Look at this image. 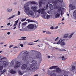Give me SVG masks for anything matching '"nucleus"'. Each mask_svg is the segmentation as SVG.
Returning <instances> with one entry per match:
<instances>
[{"label": "nucleus", "instance_id": "f257e3e1", "mask_svg": "<svg viewBox=\"0 0 76 76\" xmlns=\"http://www.w3.org/2000/svg\"><path fill=\"white\" fill-rule=\"evenodd\" d=\"M32 63L30 66V67L28 70H36V69L37 67H39V64L37 63V62L35 60H32Z\"/></svg>", "mask_w": 76, "mask_h": 76}, {"label": "nucleus", "instance_id": "f03ea898", "mask_svg": "<svg viewBox=\"0 0 76 76\" xmlns=\"http://www.w3.org/2000/svg\"><path fill=\"white\" fill-rule=\"evenodd\" d=\"M24 51H23L21 52L20 54H23L25 55L24 56H22L21 58L22 60H26L27 59H28V56L29 55V54L30 53L29 52L26 51L24 52ZM24 52V53H23Z\"/></svg>", "mask_w": 76, "mask_h": 76}, {"label": "nucleus", "instance_id": "7ed1b4c3", "mask_svg": "<svg viewBox=\"0 0 76 76\" xmlns=\"http://www.w3.org/2000/svg\"><path fill=\"white\" fill-rule=\"evenodd\" d=\"M37 27H38L37 26V25L35 24H29L27 26V27L29 29H34V30L36 29Z\"/></svg>", "mask_w": 76, "mask_h": 76}, {"label": "nucleus", "instance_id": "20e7f679", "mask_svg": "<svg viewBox=\"0 0 76 76\" xmlns=\"http://www.w3.org/2000/svg\"><path fill=\"white\" fill-rule=\"evenodd\" d=\"M31 51L32 52H36L37 54L36 55V57L37 58H39V59L40 61H41L42 60V56H41V54L40 52H39L36 51L34 50H32Z\"/></svg>", "mask_w": 76, "mask_h": 76}, {"label": "nucleus", "instance_id": "39448f33", "mask_svg": "<svg viewBox=\"0 0 76 76\" xmlns=\"http://www.w3.org/2000/svg\"><path fill=\"white\" fill-rule=\"evenodd\" d=\"M37 12L39 13H41V14H47L45 12V9L44 8H40L37 11Z\"/></svg>", "mask_w": 76, "mask_h": 76}, {"label": "nucleus", "instance_id": "423d86ee", "mask_svg": "<svg viewBox=\"0 0 76 76\" xmlns=\"http://www.w3.org/2000/svg\"><path fill=\"white\" fill-rule=\"evenodd\" d=\"M15 65L14 66V69H18V68L19 67L21 66V63L18 61H15Z\"/></svg>", "mask_w": 76, "mask_h": 76}, {"label": "nucleus", "instance_id": "0eeeda50", "mask_svg": "<svg viewBox=\"0 0 76 76\" xmlns=\"http://www.w3.org/2000/svg\"><path fill=\"white\" fill-rule=\"evenodd\" d=\"M24 9H25V13H28L29 10V4L26 5V6H24Z\"/></svg>", "mask_w": 76, "mask_h": 76}, {"label": "nucleus", "instance_id": "6e6552de", "mask_svg": "<svg viewBox=\"0 0 76 76\" xmlns=\"http://www.w3.org/2000/svg\"><path fill=\"white\" fill-rule=\"evenodd\" d=\"M54 7L55 8V9H58V10L57 11V13H60V12H61V7H60V6L58 5L54 6Z\"/></svg>", "mask_w": 76, "mask_h": 76}, {"label": "nucleus", "instance_id": "1a4fd4ad", "mask_svg": "<svg viewBox=\"0 0 76 76\" xmlns=\"http://www.w3.org/2000/svg\"><path fill=\"white\" fill-rule=\"evenodd\" d=\"M42 4H45V2H43V0H40L39 3V6L41 7L42 6Z\"/></svg>", "mask_w": 76, "mask_h": 76}, {"label": "nucleus", "instance_id": "9d476101", "mask_svg": "<svg viewBox=\"0 0 76 76\" xmlns=\"http://www.w3.org/2000/svg\"><path fill=\"white\" fill-rule=\"evenodd\" d=\"M27 65L26 64H24L21 67L22 70H26L27 67Z\"/></svg>", "mask_w": 76, "mask_h": 76}, {"label": "nucleus", "instance_id": "9b49d317", "mask_svg": "<svg viewBox=\"0 0 76 76\" xmlns=\"http://www.w3.org/2000/svg\"><path fill=\"white\" fill-rule=\"evenodd\" d=\"M69 7L71 8V10H74L75 9H76V7H75V6H73L72 4H70L69 5Z\"/></svg>", "mask_w": 76, "mask_h": 76}, {"label": "nucleus", "instance_id": "f8f14e48", "mask_svg": "<svg viewBox=\"0 0 76 76\" xmlns=\"http://www.w3.org/2000/svg\"><path fill=\"white\" fill-rule=\"evenodd\" d=\"M3 64L4 67H7L8 65L7 62L6 61H4L3 63Z\"/></svg>", "mask_w": 76, "mask_h": 76}, {"label": "nucleus", "instance_id": "ddd939ff", "mask_svg": "<svg viewBox=\"0 0 76 76\" xmlns=\"http://www.w3.org/2000/svg\"><path fill=\"white\" fill-rule=\"evenodd\" d=\"M31 9H32V10H37V9H38V7L36 6L33 5L31 6Z\"/></svg>", "mask_w": 76, "mask_h": 76}, {"label": "nucleus", "instance_id": "4468645a", "mask_svg": "<svg viewBox=\"0 0 76 76\" xmlns=\"http://www.w3.org/2000/svg\"><path fill=\"white\" fill-rule=\"evenodd\" d=\"M57 67H56V72L57 73H60V72H61V69H60L59 68Z\"/></svg>", "mask_w": 76, "mask_h": 76}, {"label": "nucleus", "instance_id": "2eb2a0df", "mask_svg": "<svg viewBox=\"0 0 76 76\" xmlns=\"http://www.w3.org/2000/svg\"><path fill=\"white\" fill-rule=\"evenodd\" d=\"M57 3H58V1H52V3L53 5L54 6H56V5L57 4Z\"/></svg>", "mask_w": 76, "mask_h": 76}, {"label": "nucleus", "instance_id": "dca6fc26", "mask_svg": "<svg viewBox=\"0 0 76 76\" xmlns=\"http://www.w3.org/2000/svg\"><path fill=\"white\" fill-rule=\"evenodd\" d=\"M49 7L50 9V10H53L54 9V7L52 4H50L49 5Z\"/></svg>", "mask_w": 76, "mask_h": 76}, {"label": "nucleus", "instance_id": "f3484780", "mask_svg": "<svg viewBox=\"0 0 76 76\" xmlns=\"http://www.w3.org/2000/svg\"><path fill=\"white\" fill-rule=\"evenodd\" d=\"M56 67H57V66H53L52 67H50L49 68V69H50V70H53V69H56Z\"/></svg>", "mask_w": 76, "mask_h": 76}, {"label": "nucleus", "instance_id": "a211bd4d", "mask_svg": "<svg viewBox=\"0 0 76 76\" xmlns=\"http://www.w3.org/2000/svg\"><path fill=\"white\" fill-rule=\"evenodd\" d=\"M31 4H34V5H36V6L38 5V3L35 1H33L31 2Z\"/></svg>", "mask_w": 76, "mask_h": 76}, {"label": "nucleus", "instance_id": "6ab92c4d", "mask_svg": "<svg viewBox=\"0 0 76 76\" xmlns=\"http://www.w3.org/2000/svg\"><path fill=\"white\" fill-rule=\"evenodd\" d=\"M10 72L11 74H12V75H13V74H15V73H16V72L14 71L13 70V69H11L10 71Z\"/></svg>", "mask_w": 76, "mask_h": 76}, {"label": "nucleus", "instance_id": "aec40b11", "mask_svg": "<svg viewBox=\"0 0 76 76\" xmlns=\"http://www.w3.org/2000/svg\"><path fill=\"white\" fill-rule=\"evenodd\" d=\"M28 13L31 16H32L34 15V12H33L31 10H29Z\"/></svg>", "mask_w": 76, "mask_h": 76}, {"label": "nucleus", "instance_id": "412c9836", "mask_svg": "<svg viewBox=\"0 0 76 76\" xmlns=\"http://www.w3.org/2000/svg\"><path fill=\"white\" fill-rule=\"evenodd\" d=\"M26 21L27 22H35V21L32 20H31L29 19H27V20H26Z\"/></svg>", "mask_w": 76, "mask_h": 76}, {"label": "nucleus", "instance_id": "4be33fe9", "mask_svg": "<svg viewBox=\"0 0 76 76\" xmlns=\"http://www.w3.org/2000/svg\"><path fill=\"white\" fill-rule=\"evenodd\" d=\"M73 15L74 17H76V10H75L73 12Z\"/></svg>", "mask_w": 76, "mask_h": 76}, {"label": "nucleus", "instance_id": "5701e85b", "mask_svg": "<svg viewBox=\"0 0 76 76\" xmlns=\"http://www.w3.org/2000/svg\"><path fill=\"white\" fill-rule=\"evenodd\" d=\"M14 65V62L12 61L10 64V67H13Z\"/></svg>", "mask_w": 76, "mask_h": 76}, {"label": "nucleus", "instance_id": "b1692460", "mask_svg": "<svg viewBox=\"0 0 76 76\" xmlns=\"http://www.w3.org/2000/svg\"><path fill=\"white\" fill-rule=\"evenodd\" d=\"M60 15L59 14L57 13L56 15H55V18H57L58 17H60Z\"/></svg>", "mask_w": 76, "mask_h": 76}, {"label": "nucleus", "instance_id": "393cba45", "mask_svg": "<svg viewBox=\"0 0 76 76\" xmlns=\"http://www.w3.org/2000/svg\"><path fill=\"white\" fill-rule=\"evenodd\" d=\"M75 66H73L72 67V72H74L75 71Z\"/></svg>", "mask_w": 76, "mask_h": 76}, {"label": "nucleus", "instance_id": "a878e982", "mask_svg": "<svg viewBox=\"0 0 76 76\" xmlns=\"http://www.w3.org/2000/svg\"><path fill=\"white\" fill-rule=\"evenodd\" d=\"M19 21V20H18L16 21L15 22V23L14 24V26H16L17 24H18V23Z\"/></svg>", "mask_w": 76, "mask_h": 76}, {"label": "nucleus", "instance_id": "bb28decb", "mask_svg": "<svg viewBox=\"0 0 76 76\" xmlns=\"http://www.w3.org/2000/svg\"><path fill=\"white\" fill-rule=\"evenodd\" d=\"M61 45H65V43L63 42V40L61 42Z\"/></svg>", "mask_w": 76, "mask_h": 76}, {"label": "nucleus", "instance_id": "cd10ccee", "mask_svg": "<svg viewBox=\"0 0 76 76\" xmlns=\"http://www.w3.org/2000/svg\"><path fill=\"white\" fill-rule=\"evenodd\" d=\"M50 76H57V75L55 74H53L52 73H50Z\"/></svg>", "mask_w": 76, "mask_h": 76}, {"label": "nucleus", "instance_id": "c85d7f7f", "mask_svg": "<svg viewBox=\"0 0 76 76\" xmlns=\"http://www.w3.org/2000/svg\"><path fill=\"white\" fill-rule=\"evenodd\" d=\"M67 58H64V56H63L62 57V60H66Z\"/></svg>", "mask_w": 76, "mask_h": 76}, {"label": "nucleus", "instance_id": "c756f323", "mask_svg": "<svg viewBox=\"0 0 76 76\" xmlns=\"http://www.w3.org/2000/svg\"><path fill=\"white\" fill-rule=\"evenodd\" d=\"M3 69V66H0V71H1H1H2Z\"/></svg>", "mask_w": 76, "mask_h": 76}, {"label": "nucleus", "instance_id": "7c9ffc66", "mask_svg": "<svg viewBox=\"0 0 76 76\" xmlns=\"http://www.w3.org/2000/svg\"><path fill=\"white\" fill-rule=\"evenodd\" d=\"M18 73L20 75H23V73H22V72H21V71H18Z\"/></svg>", "mask_w": 76, "mask_h": 76}, {"label": "nucleus", "instance_id": "2f4dec72", "mask_svg": "<svg viewBox=\"0 0 76 76\" xmlns=\"http://www.w3.org/2000/svg\"><path fill=\"white\" fill-rule=\"evenodd\" d=\"M26 20V18L22 19L21 20V22H24V21H25Z\"/></svg>", "mask_w": 76, "mask_h": 76}, {"label": "nucleus", "instance_id": "473e14b6", "mask_svg": "<svg viewBox=\"0 0 76 76\" xmlns=\"http://www.w3.org/2000/svg\"><path fill=\"white\" fill-rule=\"evenodd\" d=\"M73 35V33H72V34H71L70 35H69V36L68 37L69 38H70L72 37V36Z\"/></svg>", "mask_w": 76, "mask_h": 76}, {"label": "nucleus", "instance_id": "72a5a7b5", "mask_svg": "<svg viewBox=\"0 0 76 76\" xmlns=\"http://www.w3.org/2000/svg\"><path fill=\"white\" fill-rule=\"evenodd\" d=\"M27 22H25V23H23L22 25H27Z\"/></svg>", "mask_w": 76, "mask_h": 76}, {"label": "nucleus", "instance_id": "f704fd0d", "mask_svg": "<svg viewBox=\"0 0 76 76\" xmlns=\"http://www.w3.org/2000/svg\"><path fill=\"white\" fill-rule=\"evenodd\" d=\"M22 39H23V40H26V39L25 38H26V37H21Z\"/></svg>", "mask_w": 76, "mask_h": 76}, {"label": "nucleus", "instance_id": "c9c22d12", "mask_svg": "<svg viewBox=\"0 0 76 76\" xmlns=\"http://www.w3.org/2000/svg\"><path fill=\"white\" fill-rule=\"evenodd\" d=\"M64 38H67L68 37V34H65L64 37Z\"/></svg>", "mask_w": 76, "mask_h": 76}, {"label": "nucleus", "instance_id": "e433bc0d", "mask_svg": "<svg viewBox=\"0 0 76 76\" xmlns=\"http://www.w3.org/2000/svg\"><path fill=\"white\" fill-rule=\"evenodd\" d=\"M7 10V12H11V11H12V9H10L9 10V9H8Z\"/></svg>", "mask_w": 76, "mask_h": 76}, {"label": "nucleus", "instance_id": "4c0bfd02", "mask_svg": "<svg viewBox=\"0 0 76 76\" xmlns=\"http://www.w3.org/2000/svg\"><path fill=\"white\" fill-rule=\"evenodd\" d=\"M15 16V15H13L12 16L10 17V18H8L9 19H12V18H14V17Z\"/></svg>", "mask_w": 76, "mask_h": 76}, {"label": "nucleus", "instance_id": "58836bf2", "mask_svg": "<svg viewBox=\"0 0 76 76\" xmlns=\"http://www.w3.org/2000/svg\"><path fill=\"white\" fill-rule=\"evenodd\" d=\"M46 33L48 34H51V32L50 31H47L46 32Z\"/></svg>", "mask_w": 76, "mask_h": 76}, {"label": "nucleus", "instance_id": "ea45409f", "mask_svg": "<svg viewBox=\"0 0 76 76\" xmlns=\"http://www.w3.org/2000/svg\"><path fill=\"white\" fill-rule=\"evenodd\" d=\"M6 70L5 69H4V70H3L2 71V74H3V73H5V72H6Z\"/></svg>", "mask_w": 76, "mask_h": 76}, {"label": "nucleus", "instance_id": "a19ab883", "mask_svg": "<svg viewBox=\"0 0 76 76\" xmlns=\"http://www.w3.org/2000/svg\"><path fill=\"white\" fill-rule=\"evenodd\" d=\"M58 38H59V37H58L57 38H56L55 39V41H57V40H58Z\"/></svg>", "mask_w": 76, "mask_h": 76}, {"label": "nucleus", "instance_id": "79ce46f5", "mask_svg": "<svg viewBox=\"0 0 76 76\" xmlns=\"http://www.w3.org/2000/svg\"><path fill=\"white\" fill-rule=\"evenodd\" d=\"M58 1L59 2H60V3H63V0H58Z\"/></svg>", "mask_w": 76, "mask_h": 76}, {"label": "nucleus", "instance_id": "37998d69", "mask_svg": "<svg viewBox=\"0 0 76 76\" xmlns=\"http://www.w3.org/2000/svg\"><path fill=\"white\" fill-rule=\"evenodd\" d=\"M50 15H48L46 16L47 19H49L50 18Z\"/></svg>", "mask_w": 76, "mask_h": 76}, {"label": "nucleus", "instance_id": "c03bdc74", "mask_svg": "<svg viewBox=\"0 0 76 76\" xmlns=\"http://www.w3.org/2000/svg\"><path fill=\"white\" fill-rule=\"evenodd\" d=\"M50 28V29H52V30L54 29V27L53 26L51 27Z\"/></svg>", "mask_w": 76, "mask_h": 76}, {"label": "nucleus", "instance_id": "a18cd8bd", "mask_svg": "<svg viewBox=\"0 0 76 76\" xmlns=\"http://www.w3.org/2000/svg\"><path fill=\"white\" fill-rule=\"evenodd\" d=\"M61 17L62 16V15H63V11H61Z\"/></svg>", "mask_w": 76, "mask_h": 76}, {"label": "nucleus", "instance_id": "49530a36", "mask_svg": "<svg viewBox=\"0 0 76 76\" xmlns=\"http://www.w3.org/2000/svg\"><path fill=\"white\" fill-rule=\"evenodd\" d=\"M60 43H61V42H60V41H59V42H57V44H60Z\"/></svg>", "mask_w": 76, "mask_h": 76}, {"label": "nucleus", "instance_id": "de8ad7c7", "mask_svg": "<svg viewBox=\"0 0 76 76\" xmlns=\"http://www.w3.org/2000/svg\"><path fill=\"white\" fill-rule=\"evenodd\" d=\"M66 50L64 49H62V51H66Z\"/></svg>", "mask_w": 76, "mask_h": 76}, {"label": "nucleus", "instance_id": "09e8293b", "mask_svg": "<svg viewBox=\"0 0 76 76\" xmlns=\"http://www.w3.org/2000/svg\"><path fill=\"white\" fill-rule=\"evenodd\" d=\"M3 59H6V57H4L2 58L1 59V60H3Z\"/></svg>", "mask_w": 76, "mask_h": 76}, {"label": "nucleus", "instance_id": "8fccbe9b", "mask_svg": "<svg viewBox=\"0 0 76 76\" xmlns=\"http://www.w3.org/2000/svg\"><path fill=\"white\" fill-rule=\"evenodd\" d=\"M59 51H60V52H61L62 51V49H59Z\"/></svg>", "mask_w": 76, "mask_h": 76}, {"label": "nucleus", "instance_id": "3c124183", "mask_svg": "<svg viewBox=\"0 0 76 76\" xmlns=\"http://www.w3.org/2000/svg\"><path fill=\"white\" fill-rule=\"evenodd\" d=\"M7 34H8V35H10V32H9L7 33Z\"/></svg>", "mask_w": 76, "mask_h": 76}, {"label": "nucleus", "instance_id": "603ef678", "mask_svg": "<svg viewBox=\"0 0 76 76\" xmlns=\"http://www.w3.org/2000/svg\"><path fill=\"white\" fill-rule=\"evenodd\" d=\"M20 45V46H21V47H23V44H21Z\"/></svg>", "mask_w": 76, "mask_h": 76}, {"label": "nucleus", "instance_id": "864d4df0", "mask_svg": "<svg viewBox=\"0 0 76 76\" xmlns=\"http://www.w3.org/2000/svg\"><path fill=\"white\" fill-rule=\"evenodd\" d=\"M18 15H20V12L18 11Z\"/></svg>", "mask_w": 76, "mask_h": 76}, {"label": "nucleus", "instance_id": "5fc2aeb1", "mask_svg": "<svg viewBox=\"0 0 76 76\" xmlns=\"http://www.w3.org/2000/svg\"><path fill=\"white\" fill-rule=\"evenodd\" d=\"M38 41H39V40H36V41H34V42H38Z\"/></svg>", "mask_w": 76, "mask_h": 76}, {"label": "nucleus", "instance_id": "6e6d98bb", "mask_svg": "<svg viewBox=\"0 0 76 76\" xmlns=\"http://www.w3.org/2000/svg\"><path fill=\"white\" fill-rule=\"evenodd\" d=\"M12 47H13V45H10V46L9 47V48H12Z\"/></svg>", "mask_w": 76, "mask_h": 76}, {"label": "nucleus", "instance_id": "4d7b16f0", "mask_svg": "<svg viewBox=\"0 0 76 76\" xmlns=\"http://www.w3.org/2000/svg\"><path fill=\"white\" fill-rule=\"evenodd\" d=\"M15 28H16V26L14 27V28H13V29H15Z\"/></svg>", "mask_w": 76, "mask_h": 76}, {"label": "nucleus", "instance_id": "13d9d810", "mask_svg": "<svg viewBox=\"0 0 76 76\" xmlns=\"http://www.w3.org/2000/svg\"><path fill=\"white\" fill-rule=\"evenodd\" d=\"M7 25H10V23H8L7 24Z\"/></svg>", "mask_w": 76, "mask_h": 76}, {"label": "nucleus", "instance_id": "bf43d9fd", "mask_svg": "<svg viewBox=\"0 0 76 76\" xmlns=\"http://www.w3.org/2000/svg\"><path fill=\"white\" fill-rule=\"evenodd\" d=\"M23 40V39H22H22H19V40Z\"/></svg>", "mask_w": 76, "mask_h": 76}, {"label": "nucleus", "instance_id": "052dcab7", "mask_svg": "<svg viewBox=\"0 0 76 76\" xmlns=\"http://www.w3.org/2000/svg\"><path fill=\"white\" fill-rule=\"evenodd\" d=\"M46 32V31H43V33H45Z\"/></svg>", "mask_w": 76, "mask_h": 76}, {"label": "nucleus", "instance_id": "680f3d73", "mask_svg": "<svg viewBox=\"0 0 76 76\" xmlns=\"http://www.w3.org/2000/svg\"><path fill=\"white\" fill-rule=\"evenodd\" d=\"M39 15H37V16L36 17V18H38V17H39Z\"/></svg>", "mask_w": 76, "mask_h": 76}, {"label": "nucleus", "instance_id": "e2e57ef3", "mask_svg": "<svg viewBox=\"0 0 76 76\" xmlns=\"http://www.w3.org/2000/svg\"><path fill=\"white\" fill-rule=\"evenodd\" d=\"M48 4L46 5V7L47 9V7H48Z\"/></svg>", "mask_w": 76, "mask_h": 76}, {"label": "nucleus", "instance_id": "0e129e2a", "mask_svg": "<svg viewBox=\"0 0 76 76\" xmlns=\"http://www.w3.org/2000/svg\"><path fill=\"white\" fill-rule=\"evenodd\" d=\"M57 28H58V26L56 27L55 28V29H57Z\"/></svg>", "mask_w": 76, "mask_h": 76}, {"label": "nucleus", "instance_id": "69168bd1", "mask_svg": "<svg viewBox=\"0 0 76 76\" xmlns=\"http://www.w3.org/2000/svg\"><path fill=\"white\" fill-rule=\"evenodd\" d=\"M48 58H50V56H48Z\"/></svg>", "mask_w": 76, "mask_h": 76}, {"label": "nucleus", "instance_id": "338daca9", "mask_svg": "<svg viewBox=\"0 0 76 76\" xmlns=\"http://www.w3.org/2000/svg\"><path fill=\"white\" fill-rule=\"evenodd\" d=\"M16 47H17L16 46H15V47H14V48H16Z\"/></svg>", "mask_w": 76, "mask_h": 76}, {"label": "nucleus", "instance_id": "774afa93", "mask_svg": "<svg viewBox=\"0 0 76 76\" xmlns=\"http://www.w3.org/2000/svg\"><path fill=\"white\" fill-rule=\"evenodd\" d=\"M64 76H68L67 75H64Z\"/></svg>", "mask_w": 76, "mask_h": 76}]
</instances>
